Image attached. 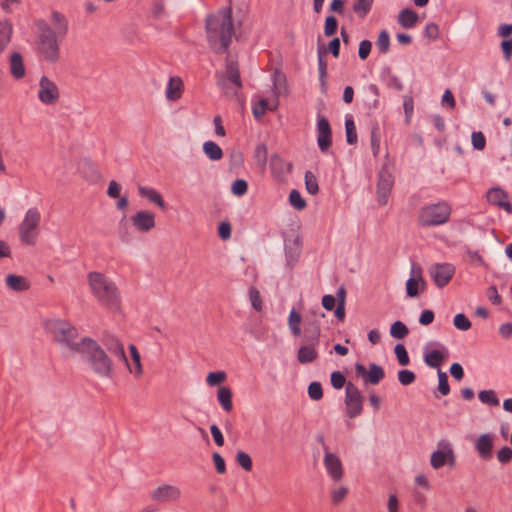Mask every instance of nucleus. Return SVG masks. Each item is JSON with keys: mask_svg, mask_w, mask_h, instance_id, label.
Instances as JSON below:
<instances>
[{"mask_svg": "<svg viewBox=\"0 0 512 512\" xmlns=\"http://www.w3.org/2000/svg\"><path fill=\"white\" fill-rule=\"evenodd\" d=\"M76 354L84 361L87 370L100 379H111L114 363L102 346L90 337L82 338V345Z\"/></svg>", "mask_w": 512, "mask_h": 512, "instance_id": "1", "label": "nucleus"}, {"mask_svg": "<svg viewBox=\"0 0 512 512\" xmlns=\"http://www.w3.org/2000/svg\"><path fill=\"white\" fill-rule=\"evenodd\" d=\"M207 39L211 48L223 53L229 47L234 35L231 9L223 8L206 20Z\"/></svg>", "mask_w": 512, "mask_h": 512, "instance_id": "2", "label": "nucleus"}, {"mask_svg": "<svg viewBox=\"0 0 512 512\" xmlns=\"http://www.w3.org/2000/svg\"><path fill=\"white\" fill-rule=\"evenodd\" d=\"M92 295L103 306L118 310L120 307V294L116 284L100 272H90L87 277Z\"/></svg>", "mask_w": 512, "mask_h": 512, "instance_id": "3", "label": "nucleus"}, {"mask_svg": "<svg viewBox=\"0 0 512 512\" xmlns=\"http://www.w3.org/2000/svg\"><path fill=\"white\" fill-rule=\"evenodd\" d=\"M217 86L226 98L242 103L244 99L241 96L242 81L240 78L237 62L227 58L224 71L216 73Z\"/></svg>", "mask_w": 512, "mask_h": 512, "instance_id": "4", "label": "nucleus"}, {"mask_svg": "<svg viewBox=\"0 0 512 512\" xmlns=\"http://www.w3.org/2000/svg\"><path fill=\"white\" fill-rule=\"evenodd\" d=\"M45 328L63 349L71 353H77L80 349L82 338L78 339L77 329L69 322L61 319H51L45 322Z\"/></svg>", "mask_w": 512, "mask_h": 512, "instance_id": "5", "label": "nucleus"}, {"mask_svg": "<svg viewBox=\"0 0 512 512\" xmlns=\"http://www.w3.org/2000/svg\"><path fill=\"white\" fill-rule=\"evenodd\" d=\"M38 28V52L49 63L59 60L60 49L55 31L44 21L37 22Z\"/></svg>", "mask_w": 512, "mask_h": 512, "instance_id": "6", "label": "nucleus"}, {"mask_svg": "<svg viewBox=\"0 0 512 512\" xmlns=\"http://www.w3.org/2000/svg\"><path fill=\"white\" fill-rule=\"evenodd\" d=\"M41 213L36 207L29 208L18 226V236L22 244L33 246L40 235Z\"/></svg>", "mask_w": 512, "mask_h": 512, "instance_id": "7", "label": "nucleus"}, {"mask_svg": "<svg viewBox=\"0 0 512 512\" xmlns=\"http://www.w3.org/2000/svg\"><path fill=\"white\" fill-rule=\"evenodd\" d=\"M451 207L446 202L428 204L420 208L418 222L421 226H439L449 220Z\"/></svg>", "mask_w": 512, "mask_h": 512, "instance_id": "8", "label": "nucleus"}, {"mask_svg": "<svg viewBox=\"0 0 512 512\" xmlns=\"http://www.w3.org/2000/svg\"><path fill=\"white\" fill-rule=\"evenodd\" d=\"M456 464V456L452 443L447 439H441L436 444V450L430 456V465L433 469L438 470L443 466L454 467Z\"/></svg>", "mask_w": 512, "mask_h": 512, "instance_id": "9", "label": "nucleus"}, {"mask_svg": "<svg viewBox=\"0 0 512 512\" xmlns=\"http://www.w3.org/2000/svg\"><path fill=\"white\" fill-rule=\"evenodd\" d=\"M61 97L58 85L48 76L42 75L37 85V99L45 106H55Z\"/></svg>", "mask_w": 512, "mask_h": 512, "instance_id": "10", "label": "nucleus"}, {"mask_svg": "<svg viewBox=\"0 0 512 512\" xmlns=\"http://www.w3.org/2000/svg\"><path fill=\"white\" fill-rule=\"evenodd\" d=\"M182 498L179 486L162 482L150 491V499L156 503H177Z\"/></svg>", "mask_w": 512, "mask_h": 512, "instance_id": "11", "label": "nucleus"}, {"mask_svg": "<svg viewBox=\"0 0 512 512\" xmlns=\"http://www.w3.org/2000/svg\"><path fill=\"white\" fill-rule=\"evenodd\" d=\"M307 332L309 334L307 338L308 344L302 345L297 353V359L301 364L311 363L318 356L316 346L319 342L320 327L318 325H314L308 328Z\"/></svg>", "mask_w": 512, "mask_h": 512, "instance_id": "12", "label": "nucleus"}, {"mask_svg": "<svg viewBox=\"0 0 512 512\" xmlns=\"http://www.w3.org/2000/svg\"><path fill=\"white\" fill-rule=\"evenodd\" d=\"M345 413L350 419L359 416L363 410V396L360 390L348 382L345 388Z\"/></svg>", "mask_w": 512, "mask_h": 512, "instance_id": "13", "label": "nucleus"}, {"mask_svg": "<svg viewBox=\"0 0 512 512\" xmlns=\"http://www.w3.org/2000/svg\"><path fill=\"white\" fill-rule=\"evenodd\" d=\"M323 450V465L326 473L334 483H338L343 479L345 474L342 461L340 457L336 453L330 451L327 446H324Z\"/></svg>", "mask_w": 512, "mask_h": 512, "instance_id": "14", "label": "nucleus"}, {"mask_svg": "<svg viewBox=\"0 0 512 512\" xmlns=\"http://www.w3.org/2000/svg\"><path fill=\"white\" fill-rule=\"evenodd\" d=\"M355 373L363 380L364 385H377L385 377L384 369L375 363H370L368 368L361 363H356Z\"/></svg>", "mask_w": 512, "mask_h": 512, "instance_id": "15", "label": "nucleus"}, {"mask_svg": "<svg viewBox=\"0 0 512 512\" xmlns=\"http://www.w3.org/2000/svg\"><path fill=\"white\" fill-rule=\"evenodd\" d=\"M428 273L435 285L445 287L455 274V267L451 263H434L429 266Z\"/></svg>", "mask_w": 512, "mask_h": 512, "instance_id": "16", "label": "nucleus"}, {"mask_svg": "<svg viewBox=\"0 0 512 512\" xmlns=\"http://www.w3.org/2000/svg\"><path fill=\"white\" fill-rule=\"evenodd\" d=\"M426 289V281L419 264L413 263L410 269V276L406 281V293L409 297L415 298Z\"/></svg>", "mask_w": 512, "mask_h": 512, "instance_id": "17", "label": "nucleus"}, {"mask_svg": "<svg viewBox=\"0 0 512 512\" xmlns=\"http://www.w3.org/2000/svg\"><path fill=\"white\" fill-rule=\"evenodd\" d=\"M131 222L137 231L147 233L155 228V214L149 210H139L132 216Z\"/></svg>", "mask_w": 512, "mask_h": 512, "instance_id": "18", "label": "nucleus"}, {"mask_svg": "<svg viewBox=\"0 0 512 512\" xmlns=\"http://www.w3.org/2000/svg\"><path fill=\"white\" fill-rule=\"evenodd\" d=\"M331 127L324 116L317 118V144L322 152H326L331 146Z\"/></svg>", "mask_w": 512, "mask_h": 512, "instance_id": "19", "label": "nucleus"}, {"mask_svg": "<svg viewBox=\"0 0 512 512\" xmlns=\"http://www.w3.org/2000/svg\"><path fill=\"white\" fill-rule=\"evenodd\" d=\"M130 360L126 357V361H123L128 372L132 374L136 379H139L144 374V368L141 360L140 352L134 344H130L129 347Z\"/></svg>", "mask_w": 512, "mask_h": 512, "instance_id": "20", "label": "nucleus"}, {"mask_svg": "<svg viewBox=\"0 0 512 512\" xmlns=\"http://www.w3.org/2000/svg\"><path fill=\"white\" fill-rule=\"evenodd\" d=\"M393 187V178L388 172H380L377 183V201L380 205H386Z\"/></svg>", "mask_w": 512, "mask_h": 512, "instance_id": "21", "label": "nucleus"}, {"mask_svg": "<svg viewBox=\"0 0 512 512\" xmlns=\"http://www.w3.org/2000/svg\"><path fill=\"white\" fill-rule=\"evenodd\" d=\"M448 358V350L441 346L440 349H431L430 345L424 348V362L431 368L439 367Z\"/></svg>", "mask_w": 512, "mask_h": 512, "instance_id": "22", "label": "nucleus"}, {"mask_svg": "<svg viewBox=\"0 0 512 512\" xmlns=\"http://www.w3.org/2000/svg\"><path fill=\"white\" fill-rule=\"evenodd\" d=\"M487 201L508 213H512V205L508 200L507 193L499 187L491 188L486 195Z\"/></svg>", "mask_w": 512, "mask_h": 512, "instance_id": "23", "label": "nucleus"}, {"mask_svg": "<svg viewBox=\"0 0 512 512\" xmlns=\"http://www.w3.org/2000/svg\"><path fill=\"white\" fill-rule=\"evenodd\" d=\"M183 91V80L179 76L170 77L165 88L166 99L168 101L175 102L182 97Z\"/></svg>", "mask_w": 512, "mask_h": 512, "instance_id": "24", "label": "nucleus"}, {"mask_svg": "<svg viewBox=\"0 0 512 512\" xmlns=\"http://www.w3.org/2000/svg\"><path fill=\"white\" fill-rule=\"evenodd\" d=\"M104 346L112 355L121 361H126V353L123 343L112 335H105L102 340Z\"/></svg>", "mask_w": 512, "mask_h": 512, "instance_id": "25", "label": "nucleus"}, {"mask_svg": "<svg viewBox=\"0 0 512 512\" xmlns=\"http://www.w3.org/2000/svg\"><path fill=\"white\" fill-rule=\"evenodd\" d=\"M492 448L493 436L491 434H482L478 437L475 443V449L482 459L488 460L491 458Z\"/></svg>", "mask_w": 512, "mask_h": 512, "instance_id": "26", "label": "nucleus"}, {"mask_svg": "<svg viewBox=\"0 0 512 512\" xmlns=\"http://www.w3.org/2000/svg\"><path fill=\"white\" fill-rule=\"evenodd\" d=\"M137 190L141 197L146 198L149 202L157 205L162 210L166 209V203L160 192H158L156 189L139 185Z\"/></svg>", "mask_w": 512, "mask_h": 512, "instance_id": "27", "label": "nucleus"}, {"mask_svg": "<svg viewBox=\"0 0 512 512\" xmlns=\"http://www.w3.org/2000/svg\"><path fill=\"white\" fill-rule=\"evenodd\" d=\"M10 72L15 79H21L25 76L23 58L20 53L14 52L10 56Z\"/></svg>", "mask_w": 512, "mask_h": 512, "instance_id": "28", "label": "nucleus"}, {"mask_svg": "<svg viewBox=\"0 0 512 512\" xmlns=\"http://www.w3.org/2000/svg\"><path fill=\"white\" fill-rule=\"evenodd\" d=\"M5 284L8 289L13 291H25L29 288L27 279L20 275L9 274L5 278Z\"/></svg>", "mask_w": 512, "mask_h": 512, "instance_id": "29", "label": "nucleus"}, {"mask_svg": "<svg viewBox=\"0 0 512 512\" xmlns=\"http://www.w3.org/2000/svg\"><path fill=\"white\" fill-rule=\"evenodd\" d=\"M217 399L221 407L230 412L233 409L232 391L229 387L221 386L217 392Z\"/></svg>", "mask_w": 512, "mask_h": 512, "instance_id": "30", "label": "nucleus"}, {"mask_svg": "<svg viewBox=\"0 0 512 512\" xmlns=\"http://www.w3.org/2000/svg\"><path fill=\"white\" fill-rule=\"evenodd\" d=\"M203 152L211 161H219L223 158V151L221 147L213 142L206 141L203 143Z\"/></svg>", "mask_w": 512, "mask_h": 512, "instance_id": "31", "label": "nucleus"}, {"mask_svg": "<svg viewBox=\"0 0 512 512\" xmlns=\"http://www.w3.org/2000/svg\"><path fill=\"white\" fill-rule=\"evenodd\" d=\"M418 21V15L410 10L404 9L398 15V23L404 28H412Z\"/></svg>", "mask_w": 512, "mask_h": 512, "instance_id": "32", "label": "nucleus"}, {"mask_svg": "<svg viewBox=\"0 0 512 512\" xmlns=\"http://www.w3.org/2000/svg\"><path fill=\"white\" fill-rule=\"evenodd\" d=\"M300 243L298 238H295L291 244H286V259L289 266H293L300 256Z\"/></svg>", "mask_w": 512, "mask_h": 512, "instance_id": "33", "label": "nucleus"}, {"mask_svg": "<svg viewBox=\"0 0 512 512\" xmlns=\"http://www.w3.org/2000/svg\"><path fill=\"white\" fill-rule=\"evenodd\" d=\"M349 494V489L346 486L336 485L330 490V499L334 505H339Z\"/></svg>", "mask_w": 512, "mask_h": 512, "instance_id": "34", "label": "nucleus"}, {"mask_svg": "<svg viewBox=\"0 0 512 512\" xmlns=\"http://www.w3.org/2000/svg\"><path fill=\"white\" fill-rule=\"evenodd\" d=\"M302 321L301 315L292 309L288 316V327L294 336L301 334L300 323Z\"/></svg>", "mask_w": 512, "mask_h": 512, "instance_id": "35", "label": "nucleus"}, {"mask_svg": "<svg viewBox=\"0 0 512 512\" xmlns=\"http://www.w3.org/2000/svg\"><path fill=\"white\" fill-rule=\"evenodd\" d=\"M345 132H346V140L350 145H354L357 142V132L356 126L352 119V117H348L345 120Z\"/></svg>", "mask_w": 512, "mask_h": 512, "instance_id": "36", "label": "nucleus"}, {"mask_svg": "<svg viewBox=\"0 0 512 512\" xmlns=\"http://www.w3.org/2000/svg\"><path fill=\"white\" fill-rule=\"evenodd\" d=\"M479 400L486 405L498 406L499 398L494 390H482L478 394Z\"/></svg>", "mask_w": 512, "mask_h": 512, "instance_id": "37", "label": "nucleus"}, {"mask_svg": "<svg viewBox=\"0 0 512 512\" xmlns=\"http://www.w3.org/2000/svg\"><path fill=\"white\" fill-rule=\"evenodd\" d=\"M408 333L409 330L407 326L401 321L394 322L390 327V334L395 339H403Z\"/></svg>", "mask_w": 512, "mask_h": 512, "instance_id": "38", "label": "nucleus"}, {"mask_svg": "<svg viewBox=\"0 0 512 512\" xmlns=\"http://www.w3.org/2000/svg\"><path fill=\"white\" fill-rule=\"evenodd\" d=\"M374 0H357L353 5L354 12L361 18L365 17L371 10Z\"/></svg>", "mask_w": 512, "mask_h": 512, "instance_id": "39", "label": "nucleus"}, {"mask_svg": "<svg viewBox=\"0 0 512 512\" xmlns=\"http://www.w3.org/2000/svg\"><path fill=\"white\" fill-rule=\"evenodd\" d=\"M13 27L12 24L8 21H3L0 23V44L6 45L12 36Z\"/></svg>", "mask_w": 512, "mask_h": 512, "instance_id": "40", "label": "nucleus"}, {"mask_svg": "<svg viewBox=\"0 0 512 512\" xmlns=\"http://www.w3.org/2000/svg\"><path fill=\"white\" fill-rule=\"evenodd\" d=\"M376 46L382 54H386L389 51L390 36L386 30H382L379 33L378 39L376 41Z\"/></svg>", "mask_w": 512, "mask_h": 512, "instance_id": "41", "label": "nucleus"}, {"mask_svg": "<svg viewBox=\"0 0 512 512\" xmlns=\"http://www.w3.org/2000/svg\"><path fill=\"white\" fill-rule=\"evenodd\" d=\"M305 186L307 192L311 195H315L319 191L317 179L315 175L310 171L305 173Z\"/></svg>", "mask_w": 512, "mask_h": 512, "instance_id": "42", "label": "nucleus"}, {"mask_svg": "<svg viewBox=\"0 0 512 512\" xmlns=\"http://www.w3.org/2000/svg\"><path fill=\"white\" fill-rule=\"evenodd\" d=\"M248 183L243 179L235 180L231 185V192L237 197H241L247 193Z\"/></svg>", "mask_w": 512, "mask_h": 512, "instance_id": "43", "label": "nucleus"}, {"mask_svg": "<svg viewBox=\"0 0 512 512\" xmlns=\"http://www.w3.org/2000/svg\"><path fill=\"white\" fill-rule=\"evenodd\" d=\"M227 378V375L223 371L210 372L206 377V382L209 386H217L223 383Z\"/></svg>", "mask_w": 512, "mask_h": 512, "instance_id": "44", "label": "nucleus"}, {"mask_svg": "<svg viewBox=\"0 0 512 512\" xmlns=\"http://www.w3.org/2000/svg\"><path fill=\"white\" fill-rule=\"evenodd\" d=\"M51 19H52V22L54 23V25L59 30L63 31V33H65L67 31L68 22L63 14H61L58 11H53L51 14Z\"/></svg>", "mask_w": 512, "mask_h": 512, "instance_id": "45", "label": "nucleus"}, {"mask_svg": "<svg viewBox=\"0 0 512 512\" xmlns=\"http://www.w3.org/2000/svg\"><path fill=\"white\" fill-rule=\"evenodd\" d=\"M394 352L400 365L406 366L409 364L410 358L404 345L397 344L394 348Z\"/></svg>", "mask_w": 512, "mask_h": 512, "instance_id": "46", "label": "nucleus"}, {"mask_svg": "<svg viewBox=\"0 0 512 512\" xmlns=\"http://www.w3.org/2000/svg\"><path fill=\"white\" fill-rule=\"evenodd\" d=\"M290 204L297 210H302L306 207V202L297 190H292L289 194Z\"/></svg>", "mask_w": 512, "mask_h": 512, "instance_id": "47", "label": "nucleus"}, {"mask_svg": "<svg viewBox=\"0 0 512 512\" xmlns=\"http://www.w3.org/2000/svg\"><path fill=\"white\" fill-rule=\"evenodd\" d=\"M453 324L458 330L461 331H467L471 328L470 320L462 313L455 315Z\"/></svg>", "mask_w": 512, "mask_h": 512, "instance_id": "48", "label": "nucleus"}, {"mask_svg": "<svg viewBox=\"0 0 512 512\" xmlns=\"http://www.w3.org/2000/svg\"><path fill=\"white\" fill-rule=\"evenodd\" d=\"M438 390L439 392L446 396L450 393V387L448 384V376L445 372L438 370Z\"/></svg>", "mask_w": 512, "mask_h": 512, "instance_id": "49", "label": "nucleus"}, {"mask_svg": "<svg viewBox=\"0 0 512 512\" xmlns=\"http://www.w3.org/2000/svg\"><path fill=\"white\" fill-rule=\"evenodd\" d=\"M380 130L376 125L371 130V148L374 156H377L380 150Z\"/></svg>", "mask_w": 512, "mask_h": 512, "instance_id": "50", "label": "nucleus"}, {"mask_svg": "<svg viewBox=\"0 0 512 512\" xmlns=\"http://www.w3.org/2000/svg\"><path fill=\"white\" fill-rule=\"evenodd\" d=\"M236 462L245 471H251V469H252V460H251V457L247 453H245L243 451H238L237 454H236Z\"/></svg>", "mask_w": 512, "mask_h": 512, "instance_id": "51", "label": "nucleus"}, {"mask_svg": "<svg viewBox=\"0 0 512 512\" xmlns=\"http://www.w3.org/2000/svg\"><path fill=\"white\" fill-rule=\"evenodd\" d=\"M254 157L257 164L264 167L267 162V148L264 144H260L256 147Z\"/></svg>", "mask_w": 512, "mask_h": 512, "instance_id": "52", "label": "nucleus"}, {"mask_svg": "<svg viewBox=\"0 0 512 512\" xmlns=\"http://www.w3.org/2000/svg\"><path fill=\"white\" fill-rule=\"evenodd\" d=\"M338 27L337 19L334 16H328L324 24V33L327 37L333 36Z\"/></svg>", "mask_w": 512, "mask_h": 512, "instance_id": "53", "label": "nucleus"}, {"mask_svg": "<svg viewBox=\"0 0 512 512\" xmlns=\"http://www.w3.org/2000/svg\"><path fill=\"white\" fill-rule=\"evenodd\" d=\"M387 512H400L401 506L398 496L395 493H391L388 495L386 502Z\"/></svg>", "mask_w": 512, "mask_h": 512, "instance_id": "54", "label": "nucleus"}, {"mask_svg": "<svg viewBox=\"0 0 512 512\" xmlns=\"http://www.w3.org/2000/svg\"><path fill=\"white\" fill-rule=\"evenodd\" d=\"M339 302L335 309V316L337 319L343 321L345 318V291L344 289L339 290Z\"/></svg>", "mask_w": 512, "mask_h": 512, "instance_id": "55", "label": "nucleus"}, {"mask_svg": "<svg viewBox=\"0 0 512 512\" xmlns=\"http://www.w3.org/2000/svg\"><path fill=\"white\" fill-rule=\"evenodd\" d=\"M308 395L312 400L318 401L323 397V391L321 384L318 382H312L308 386Z\"/></svg>", "mask_w": 512, "mask_h": 512, "instance_id": "56", "label": "nucleus"}, {"mask_svg": "<svg viewBox=\"0 0 512 512\" xmlns=\"http://www.w3.org/2000/svg\"><path fill=\"white\" fill-rule=\"evenodd\" d=\"M415 379L416 375L410 370H400L398 372V380L404 386L412 384Z\"/></svg>", "mask_w": 512, "mask_h": 512, "instance_id": "57", "label": "nucleus"}, {"mask_svg": "<svg viewBox=\"0 0 512 512\" xmlns=\"http://www.w3.org/2000/svg\"><path fill=\"white\" fill-rule=\"evenodd\" d=\"M249 298H250L252 307L257 311H261L262 300H261L259 291L255 288H251L249 290Z\"/></svg>", "mask_w": 512, "mask_h": 512, "instance_id": "58", "label": "nucleus"}, {"mask_svg": "<svg viewBox=\"0 0 512 512\" xmlns=\"http://www.w3.org/2000/svg\"><path fill=\"white\" fill-rule=\"evenodd\" d=\"M472 145L477 150H483L486 145V140L482 132H473L471 135Z\"/></svg>", "mask_w": 512, "mask_h": 512, "instance_id": "59", "label": "nucleus"}, {"mask_svg": "<svg viewBox=\"0 0 512 512\" xmlns=\"http://www.w3.org/2000/svg\"><path fill=\"white\" fill-rule=\"evenodd\" d=\"M331 384L335 389H341L346 384V379L341 372L335 371L331 374Z\"/></svg>", "mask_w": 512, "mask_h": 512, "instance_id": "60", "label": "nucleus"}, {"mask_svg": "<svg viewBox=\"0 0 512 512\" xmlns=\"http://www.w3.org/2000/svg\"><path fill=\"white\" fill-rule=\"evenodd\" d=\"M439 27L435 23H428L424 30V35L430 40H436L439 37Z\"/></svg>", "mask_w": 512, "mask_h": 512, "instance_id": "61", "label": "nucleus"}, {"mask_svg": "<svg viewBox=\"0 0 512 512\" xmlns=\"http://www.w3.org/2000/svg\"><path fill=\"white\" fill-rule=\"evenodd\" d=\"M212 459H213L216 471L219 474H224L226 472V464H225L224 458L218 452H214L212 455Z\"/></svg>", "mask_w": 512, "mask_h": 512, "instance_id": "62", "label": "nucleus"}, {"mask_svg": "<svg viewBox=\"0 0 512 512\" xmlns=\"http://www.w3.org/2000/svg\"><path fill=\"white\" fill-rule=\"evenodd\" d=\"M503 57L506 61H509L512 57V38L505 39L500 44Z\"/></svg>", "mask_w": 512, "mask_h": 512, "instance_id": "63", "label": "nucleus"}, {"mask_svg": "<svg viewBox=\"0 0 512 512\" xmlns=\"http://www.w3.org/2000/svg\"><path fill=\"white\" fill-rule=\"evenodd\" d=\"M498 461L501 463H508L512 460V449L510 447H503L497 453Z\"/></svg>", "mask_w": 512, "mask_h": 512, "instance_id": "64", "label": "nucleus"}]
</instances>
